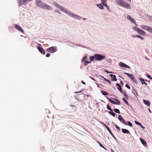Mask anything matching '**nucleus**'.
Instances as JSON below:
<instances>
[{
  "instance_id": "nucleus-45",
  "label": "nucleus",
  "mask_w": 152,
  "mask_h": 152,
  "mask_svg": "<svg viewBox=\"0 0 152 152\" xmlns=\"http://www.w3.org/2000/svg\"><path fill=\"white\" fill-rule=\"evenodd\" d=\"M127 19H133L129 15H128L127 16Z\"/></svg>"
},
{
  "instance_id": "nucleus-56",
  "label": "nucleus",
  "mask_w": 152,
  "mask_h": 152,
  "mask_svg": "<svg viewBox=\"0 0 152 152\" xmlns=\"http://www.w3.org/2000/svg\"><path fill=\"white\" fill-rule=\"evenodd\" d=\"M103 79L107 81V80H108L107 79H106L104 77Z\"/></svg>"
},
{
  "instance_id": "nucleus-24",
  "label": "nucleus",
  "mask_w": 152,
  "mask_h": 152,
  "mask_svg": "<svg viewBox=\"0 0 152 152\" xmlns=\"http://www.w3.org/2000/svg\"><path fill=\"white\" fill-rule=\"evenodd\" d=\"M113 111H109L108 112V113L109 114H111V115H112L113 116V117H115V115H116V114L113 113V112H112Z\"/></svg>"
},
{
  "instance_id": "nucleus-37",
  "label": "nucleus",
  "mask_w": 152,
  "mask_h": 152,
  "mask_svg": "<svg viewBox=\"0 0 152 152\" xmlns=\"http://www.w3.org/2000/svg\"><path fill=\"white\" fill-rule=\"evenodd\" d=\"M127 104H128V102L127 100L125 99L124 98L122 99Z\"/></svg>"
},
{
  "instance_id": "nucleus-10",
  "label": "nucleus",
  "mask_w": 152,
  "mask_h": 152,
  "mask_svg": "<svg viewBox=\"0 0 152 152\" xmlns=\"http://www.w3.org/2000/svg\"><path fill=\"white\" fill-rule=\"evenodd\" d=\"M119 65L121 67H124L128 69L130 68V67L129 66L122 62H120L119 63Z\"/></svg>"
},
{
  "instance_id": "nucleus-28",
  "label": "nucleus",
  "mask_w": 152,
  "mask_h": 152,
  "mask_svg": "<svg viewBox=\"0 0 152 152\" xmlns=\"http://www.w3.org/2000/svg\"><path fill=\"white\" fill-rule=\"evenodd\" d=\"M114 111L116 113H120V112L118 109H114Z\"/></svg>"
},
{
  "instance_id": "nucleus-4",
  "label": "nucleus",
  "mask_w": 152,
  "mask_h": 152,
  "mask_svg": "<svg viewBox=\"0 0 152 152\" xmlns=\"http://www.w3.org/2000/svg\"><path fill=\"white\" fill-rule=\"evenodd\" d=\"M95 58L96 60L101 61L103 59L105 58L104 56H102L99 54H96L94 55Z\"/></svg>"
},
{
  "instance_id": "nucleus-22",
  "label": "nucleus",
  "mask_w": 152,
  "mask_h": 152,
  "mask_svg": "<svg viewBox=\"0 0 152 152\" xmlns=\"http://www.w3.org/2000/svg\"><path fill=\"white\" fill-rule=\"evenodd\" d=\"M107 0H101V4L103 6L105 5V4H107Z\"/></svg>"
},
{
  "instance_id": "nucleus-14",
  "label": "nucleus",
  "mask_w": 152,
  "mask_h": 152,
  "mask_svg": "<svg viewBox=\"0 0 152 152\" xmlns=\"http://www.w3.org/2000/svg\"><path fill=\"white\" fill-rule=\"evenodd\" d=\"M109 76L111 77L112 80L115 81H117V80L116 79V76L115 75L113 74H110Z\"/></svg>"
},
{
  "instance_id": "nucleus-40",
  "label": "nucleus",
  "mask_w": 152,
  "mask_h": 152,
  "mask_svg": "<svg viewBox=\"0 0 152 152\" xmlns=\"http://www.w3.org/2000/svg\"><path fill=\"white\" fill-rule=\"evenodd\" d=\"M114 126L117 129L118 131H120L121 130L120 128L117 125H114Z\"/></svg>"
},
{
  "instance_id": "nucleus-51",
  "label": "nucleus",
  "mask_w": 152,
  "mask_h": 152,
  "mask_svg": "<svg viewBox=\"0 0 152 152\" xmlns=\"http://www.w3.org/2000/svg\"><path fill=\"white\" fill-rule=\"evenodd\" d=\"M107 82H108V83H109V84H111V82L110 81H109V80H107Z\"/></svg>"
},
{
  "instance_id": "nucleus-60",
  "label": "nucleus",
  "mask_w": 152,
  "mask_h": 152,
  "mask_svg": "<svg viewBox=\"0 0 152 152\" xmlns=\"http://www.w3.org/2000/svg\"><path fill=\"white\" fill-rule=\"evenodd\" d=\"M105 72H107V73H110V72H108L107 71H105Z\"/></svg>"
},
{
  "instance_id": "nucleus-42",
  "label": "nucleus",
  "mask_w": 152,
  "mask_h": 152,
  "mask_svg": "<svg viewBox=\"0 0 152 152\" xmlns=\"http://www.w3.org/2000/svg\"><path fill=\"white\" fill-rule=\"evenodd\" d=\"M135 123L136 124L140 126L141 125V124L140 123L137 121H135Z\"/></svg>"
},
{
  "instance_id": "nucleus-48",
  "label": "nucleus",
  "mask_w": 152,
  "mask_h": 152,
  "mask_svg": "<svg viewBox=\"0 0 152 152\" xmlns=\"http://www.w3.org/2000/svg\"><path fill=\"white\" fill-rule=\"evenodd\" d=\"M50 56V53H47L46 55V57H49Z\"/></svg>"
},
{
  "instance_id": "nucleus-36",
  "label": "nucleus",
  "mask_w": 152,
  "mask_h": 152,
  "mask_svg": "<svg viewBox=\"0 0 152 152\" xmlns=\"http://www.w3.org/2000/svg\"><path fill=\"white\" fill-rule=\"evenodd\" d=\"M54 12H56L59 14H61V12L59 10H55L54 11Z\"/></svg>"
},
{
  "instance_id": "nucleus-46",
  "label": "nucleus",
  "mask_w": 152,
  "mask_h": 152,
  "mask_svg": "<svg viewBox=\"0 0 152 152\" xmlns=\"http://www.w3.org/2000/svg\"><path fill=\"white\" fill-rule=\"evenodd\" d=\"M125 86L127 88H128L129 89H130V86H129V85L127 84H126V85H125Z\"/></svg>"
},
{
  "instance_id": "nucleus-61",
  "label": "nucleus",
  "mask_w": 152,
  "mask_h": 152,
  "mask_svg": "<svg viewBox=\"0 0 152 152\" xmlns=\"http://www.w3.org/2000/svg\"><path fill=\"white\" fill-rule=\"evenodd\" d=\"M149 111L151 113V111L150 110V109H149Z\"/></svg>"
},
{
  "instance_id": "nucleus-18",
  "label": "nucleus",
  "mask_w": 152,
  "mask_h": 152,
  "mask_svg": "<svg viewBox=\"0 0 152 152\" xmlns=\"http://www.w3.org/2000/svg\"><path fill=\"white\" fill-rule=\"evenodd\" d=\"M148 27L146 25H142L141 26V27L142 28L146 30H148Z\"/></svg>"
},
{
  "instance_id": "nucleus-63",
  "label": "nucleus",
  "mask_w": 152,
  "mask_h": 152,
  "mask_svg": "<svg viewBox=\"0 0 152 152\" xmlns=\"http://www.w3.org/2000/svg\"><path fill=\"white\" fill-rule=\"evenodd\" d=\"M71 106L72 107H74V106H72V105H71Z\"/></svg>"
},
{
  "instance_id": "nucleus-5",
  "label": "nucleus",
  "mask_w": 152,
  "mask_h": 152,
  "mask_svg": "<svg viewBox=\"0 0 152 152\" xmlns=\"http://www.w3.org/2000/svg\"><path fill=\"white\" fill-rule=\"evenodd\" d=\"M124 74L127 75L131 79V80H132V81H133L134 83H137V81L136 80L134 79L133 75L130 74L126 72L124 73Z\"/></svg>"
},
{
  "instance_id": "nucleus-39",
  "label": "nucleus",
  "mask_w": 152,
  "mask_h": 152,
  "mask_svg": "<svg viewBox=\"0 0 152 152\" xmlns=\"http://www.w3.org/2000/svg\"><path fill=\"white\" fill-rule=\"evenodd\" d=\"M132 37H137L139 38L140 37V35H132Z\"/></svg>"
},
{
  "instance_id": "nucleus-7",
  "label": "nucleus",
  "mask_w": 152,
  "mask_h": 152,
  "mask_svg": "<svg viewBox=\"0 0 152 152\" xmlns=\"http://www.w3.org/2000/svg\"><path fill=\"white\" fill-rule=\"evenodd\" d=\"M47 51L48 52L53 53L56 51V49L54 47H52L48 48Z\"/></svg>"
},
{
  "instance_id": "nucleus-50",
  "label": "nucleus",
  "mask_w": 152,
  "mask_h": 152,
  "mask_svg": "<svg viewBox=\"0 0 152 152\" xmlns=\"http://www.w3.org/2000/svg\"><path fill=\"white\" fill-rule=\"evenodd\" d=\"M90 77L91 78V79H92V80H94V81H96L95 80L94 78H93L92 77Z\"/></svg>"
},
{
  "instance_id": "nucleus-44",
  "label": "nucleus",
  "mask_w": 152,
  "mask_h": 152,
  "mask_svg": "<svg viewBox=\"0 0 152 152\" xmlns=\"http://www.w3.org/2000/svg\"><path fill=\"white\" fill-rule=\"evenodd\" d=\"M82 91V90H81L80 91H78V92H76V91H75L74 92V93L75 94H77V93H81Z\"/></svg>"
},
{
  "instance_id": "nucleus-11",
  "label": "nucleus",
  "mask_w": 152,
  "mask_h": 152,
  "mask_svg": "<svg viewBox=\"0 0 152 152\" xmlns=\"http://www.w3.org/2000/svg\"><path fill=\"white\" fill-rule=\"evenodd\" d=\"M118 119L121 122H122V121H123L125 125L127 124V123L125 121L122 116L121 115H118Z\"/></svg>"
},
{
  "instance_id": "nucleus-19",
  "label": "nucleus",
  "mask_w": 152,
  "mask_h": 152,
  "mask_svg": "<svg viewBox=\"0 0 152 152\" xmlns=\"http://www.w3.org/2000/svg\"><path fill=\"white\" fill-rule=\"evenodd\" d=\"M102 4H96V6L99 8L100 9L103 10L104 9V7Z\"/></svg>"
},
{
  "instance_id": "nucleus-54",
  "label": "nucleus",
  "mask_w": 152,
  "mask_h": 152,
  "mask_svg": "<svg viewBox=\"0 0 152 152\" xmlns=\"http://www.w3.org/2000/svg\"><path fill=\"white\" fill-rule=\"evenodd\" d=\"M141 127L142 128V129H145V127H143L142 125L141 124V125H140Z\"/></svg>"
},
{
  "instance_id": "nucleus-20",
  "label": "nucleus",
  "mask_w": 152,
  "mask_h": 152,
  "mask_svg": "<svg viewBox=\"0 0 152 152\" xmlns=\"http://www.w3.org/2000/svg\"><path fill=\"white\" fill-rule=\"evenodd\" d=\"M122 131L123 133H124V134H125V133L129 134V132L128 130L125 129H122Z\"/></svg>"
},
{
  "instance_id": "nucleus-57",
  "label": "nucleus",
  "mask_w": 152,
  "mask_h": 152,
  "mask_svg": "<svg viewBox=\"0 0 152 152\" xmlns=\"http://www.w3.org/2000/svg\"><path fill=\"white\" fill-rule=\"evenodd\" d=\"M121 83L122 85H123V83L122 81H121Z\"/></svg>"
},
{
  "instance_id": "nucleus-47",
  "label": "nucleus",
  "mask_w": 152,
  "mask_h": 152,
  "mask_svg": "<svg viewBox=\"0 0 152 152\" xmlns=\"http://www.w3.org/2000/svg\"><path fill=\"white\" fill-rule=\"evenodd\" d=\"M131 22L133 23H135V21L134 20H130Z\"/></svg>"
},
{
  "instance_id": "nucleus-8",
  "label": "nucleus",
  "mask_w": 152,
  "mask_h": 152,
  "mask_svg": "<svg viewBox=\"0 0 152 152\" xmlns=\"http://www.w3.org/2000/svg\"><path fill=\"white\" fill-rule=\"evenodd\" d=\"M15 28L19 31H21L23 33H24V31L22 28L19 25L17 24L15 25Z\"/></svg>"
},
{
  "instance_id": "nucleus-13",
  "label": "nucleus",
  "mask_w": 152,
  "mask_h": 152,
  "mask_svg": "<svg viewBox=\"0 0 152 152\" xmlns=\"http://www.w3.org/2000/svg\"><path fill=\"white\" fill-rule=\"evenodd\" d=\"M104 125V126L106 128L107 130L108 131V132H109V133H110V134L113 137H114V136L113 134L112 133L111 131L110 130V129H109V128H108V127L105 125L104 124H103Z\"/></svg>"
},
{
  "instance_id": "nucleus-35",
  "label": "nucleus",
  "mask_w": 152,
  "mask_h": 152,
  "mask_svg": "<svg viewBox=\"0 0 152 152\" xmlns=\"http://www.w3.org/2000/svg\"><path fill=\"white\" fill-rule=\"evenodd\" d=\"M104 6H105L106 8L108 10L110 11V7L107 5V4H105V5H104Z\"/></svg>"
},
{
  "instance_id": "nucleus-3",
  "label": "nucleus",
  "mask_w": 152,
  "mask_h": 152,
  "mask_svg": "<svg viewBox=\"0 0 152 152\" xmlns=\"http://www.w3.org/2000/svg\"><path fill=\"white\" fill-rule=\"evenodd\" d=\"M115 1L119 6L122 7L127 9L130 10L132 6L126 1L123 0H115Z\"/></svg>"
},
{
  "instance_id": "nucleus-59",
  "label": "nucleus",
  "mask_w": 152,
  "mask_h": 152,
  "mask_svg": "<svg viewBox=\"0 0 152 152\" xmlns=\"http://www.w3.org/2000/svg\"><path fill=\"white\" fill-rule=\"evenodd\" d=\"M86 96L87 97H89L90 96L89 95H86Z\"/></svg>"
},
{
  "instance_id": "nucleus-12",
  "label": "nucleus",
  "mask_w": 152,
  "mask_h": 152,
  "mask_svg": "<svg viewBox=\"0 0 152 152\" xmlns=\"http://www.w3.org/2000/svg\"><path fill=\"white\" fill-rule=\"evenodd\" d=\"M137 32H138V34H140L141 35L145 34V32L144 31H143L140 29H138Z\"/></svg>"
},
{
  "instance_id": "nucleus-30",
  "label": "nucleus",
  "mask_w": 152,
  "mask_h": 152,
  "mask_svg": "<svg viewBox=\"0 0 152 152\" xmlns=\"http://www.w3.org/2000/svg\"><path fill=\"white\" fill-rule=\"evenodd\" d=\"M145 18H149V19H152V16H149V15H145V17H144Z\"/></svg>"
},
{
  "instance_id": "nucleus-33",
  "label": "nucleus",
  "mask_w": 152,
  "mask_h": 152,
  "mask_svg": "<svg viewBox=\"0 0 152 152\" xmlns=\"http://www.w3.org/2000/svg\"><path fill=\"white\" fill-rule=\"evenodd\" d=\"M147 31L151 33H152V28L149 26Z\"/></svg>"
},
{
  "instance_id": "nucleus-64",
  "label": "nucleus",
  "mask_w": 152,
  "mask_h": 152,
  "mask_svg": "<svg viewBox=\"0 0 152 152\" xmlns=\"http://www.w3.org/2000/svg\"><path fill=\"white\" fill-rule=\"evenodd\" d=\"M83 19H86V18H83Z\"/></svg>"
},
{
  "instance_id": "nucleus-1",
  "label": "nucleus",
  "mask_w": 152,
  "mask_h": 152,
  "mask_svg": "<svg viewBox=\"0 0 152 152\" xmlns=\"http://www.w3.org/2000/svg\"><path fill=\"white\" fill-rule=\"evenodd\" d=\"M53 4L57 9L62 11L63 13L70 17L75 19H80L81 17L75 14H74L68 9L60 5L55 1H54Z\"/></svg>"
},
{
  "instance_id": "nucleus-15",
  "label": "nucleus",
  "mask_w": 152,
  "mask_h": 152,
  "mask_svg": "<svg viewBox=\"0 0 152 152\" xmlns=\"http://www.w3.org/2000/svg\"><path fill=\"white\" fill-rule=\"evenodd\" d=\"M116 85L118 87V89L120 91L121 93H123V91L122 89V88L120 85L118 83L116 84Z\"/></svg>"
},
{
  "instance_id": "nucleus-27",
  "label": "nucleus",
  "mask_w": 152,
  "mask_h": 152,
  "mask_svg": "<svg viewBox=\"0 0 152 152\" xmlns=\"http://www.w3.org/2000/svg\"><path fill=\"white\" fill-rule=\"evenodd\" d=\"M112 98L117 102V104H118V105H120L121 104L120 102L118 99H117L115 98Z\"/></svg>"
},
{
  "instance_id": "nucleus-34",
  "label": "nucleus",
  "mask_w": 152,
  "mask_h": 152,
  "mask_svg": "<svg viewBox=\"0 0 152 152\" xmlns=\"http://www.w3.org/2000/svg\"><path fill=\"white\" fill-rule=\"evenodd\" d=\"M87 56H84L83 57V58L82 60V62H83L84 61H85V60H87Z\"/></svg>"
},
{
  "instance_id": "nucleus-26",
  "label": "nucleus",
  "mask_w": 152,
  "mask_h": 152,
  "mask_svg": "<svg viewBox=\"0 0 152 152\" xmlns=\"http://www.w3.org/2000/svg\"><path fill=\"white\" fill-rule=\"evenodd\" d=\"M97 142L99 145L100 147H102L106 149V148L99 141H96Z\"/></svg>"
},
{
  "instance_id": "nucleus-9",
  "label": "nucleus",
  "mask_w": 152,
  "mask_h": 152,
  "mask_svg": "<svg viewBox=\"0 0 152 152\" xmlns=\"http://www.w3.org/2000/svg\"><path fill=\"white\" fill-rule=\"evenodd\" d=\"M37 48L39 50V51L41 54L45 55V51L44 49L42 48H41L39 47H38Z\"/></svg>"
},
{
  "instance_id": "nucleus-58",
  "label": "nucleus",
  "mask_w": 152,
  "mask_h": 152,
  "mask_svg": "<svg viewBox=\"0 0 152 152\" xmlns=\"http://www.w3.org/2000/svg\"><path fill=\"white\" fill-rule=\"evenodd\" d=\"M100 77H101V78H103H103H104V77L103 76H100Z\"/></svg>"
},
{
  "instance_id": "nucleus-49",
  "label": "nucleus",
  "mask_w": 152,
  "mask_h": 152,
  "mask_svg": "<svg viewBox=\"0 0 152 152\" xmlns=\"http://www.w3.org/2000/svg\"><path fill=\"white\" fill-rule=\"evenodd\" d=\"M139 38L140 39L142 40H143L144 39V38L143 37H142L140 36V37Z\"/></svg>"
},
{
  "instance_id": "nucleus-62",
  "label": "nucleus",
  "mask_w": 152,
  "mask_h": 152,
  "mask_svg": "<svg viewBox=\"0 0 152 152\" xmlns=\"http://www.w3.org/2000/svg\"><path fill=\"white\" fill-rule=\"evenodd\" d=\"M41 44H39V45H41Z\"/></svg>"
},
{
  "instance_id": "nucleus-52",
  "label": "nucleus",
  "mask_w": 152,
  "mask_h": 152,
  "mask_svg": "<svg viewBox=\"0 0 152 152\" xmlns=\"http://www.w3.org/2000/svg\"><path fill=\"white\" fill-rule=\"evenodd\" d=\"M124 96L126 97V98H127V96L126 95V94L125 93L124 94Z\"/></svg>"
},
{
  "instance_id": "nucleus-53",
  "label": "nucleus",
  "mask_w": 152,
  "mask_h": 152,
  "mask_svg": "<svg viewBox=\"0 0 152 152\" xmlns=\"http://www.w3.org/2000/svg\"><path fill=\"white\" fill-rule=\"evenodd\" d=\"M81 83H83V84H84V85H85V84H86L84 82H83V81H81Z\"/></svg>"
},
{
  "instance_id": "nucleus-38",
  "label": "nucleus",
  "mask_w": 152,
  "mask_h": 152,
  "mask_svg": "<svg viewBox=\"0 0 152 152\" xmlns=\"http://www.w3.org/2000/svg\"><path fill=\"white\" fill-rule=\"evenodd\" d=\"M127 124L126 125H128L130 126H132V124L129 121H128L127 123Z\"/></svg>"
},
{
  "instance_id": "nucleus-16",
  "label": "nucleus",
  "mask_w": 152,
  "mask_h": 152,
  "mask_svg": "<svg viewBox=\"0 0 152 152\" xmlns=\"http://www.w3.org/2000/svg\"><path fill=\"white\" fill-rule=\"evenodd\" d=\"M143 102L146 105L148 106L150 105V103L149 101L144 99L143 100Z\"/></svg>"
},
{
  "instance_id": "nucleus-32",
  "label": "nucleus",
  "mask_w": 152,
  "mask_h": 152,
  "mask_svg": "<svg viewBox=\"0 0 152 152\" xmlns=\"http://www.w3.org/2000/svg\"><path fill=\"white\" fill-rule=\"evenodd\" d=\"M91 62V61H86L84 63V66H86L88 64L90 63Z\"/></svg>"
},
{
  "instance_id": "nucleus-23",
  "label": "nucleus",
  "mask_w": 152,
  "mask_h": 152,
  "mask_svg": "<svg viewBox=\"0 0 152 152\" xmlns=\"http://www.w3.org/2000/svg\"><path fill=\"white\" fill-rule=\"evenodd\" d=\"M140 81L141 82L142 84H145V85L146 86L147 85V83H145V82L144 81V80H143V79L140 78Z\"/></svg>"
},
{
  "instance_id": "nucleus-29",
  "label": "nucleus",
  "mask_w": 152,
  "mask_h": 152,
  "mask_svg": "<svg viewBox=\"0 0 152 152\" xmlns=\"http://www.w3.org/2000/svg\"><path fill=\"white\" fill-rule=\"evenodd\" d=\"M107 109L110 111H113V110L111 109V107H110V105L109 104H107Z\"/></svg>"
},
{
  "instance_id": "nucleus-6",
  "label": "nucleus",
  "mask_w": 152,
  "mask_h": 152,
  "mask_svg": "<svg viewBox=\"0 0 152 152\" xmlns=\"http://www.w3.org/2000/svg\"><path fill=\"white\" fill-rule=\"evenodd\" d=\"M31 0H18L19 4L20 5H25Z\"/></svg>"
},
{
  "instance_id": "nucleus-21",
  "label": "nucleus",
  "mask_w": 152,
  "mask_h": 152,
  "mask_svg": "<svg viewBox=\"0 0 152 152\" xmlns=\"http://www.w3.org/2000/svg\"><path fill=\"white\" fill-rule=\"evenodd\" d=\"M140 140L142 144L145 145H146L147 144L146 142L143 139H142L141 138H140Z\"/></svg>"
},
{
  "instance_id": "nucleus-31",
  "label": "nucleus",
  "mask_w": 152,
  "mask_h": 152,
  "mask_svg": "<svg viewBox=\"0 0 152 152\" xmlns=\"http://www.w3.org/2000/svg\"><path fill=\"white\" fill-rule=\"evenodd\" d=\"M95 58L94 56H90V59L91 61H93L94 60V59Z\"/></svg>"
},
{
  "instance_id": "nucleus-41",
  "label": "nucleus",
  "mask_w": 152,
  "mask_h": 152,
  "mask_svg": "<svg viewBox=\"0 0 152 152\" xmlns=\"http://www.w3.org/2000/svg\"><path fill=\"white\" fill-rule=\"evenodd\" d=\"M146 76L148 78L151 79H152V77H151L148 74H147Z\"/></svg>"
},
{
  "instance_id": "nucleus-55",
  "label": "nucleus",
  "mask_w": 152,
  "mask_h": 152,
  "mask_svg": "<svg viewBox=\"0 0 152 152\" xmlns=\"http://www.w3.org/2000/svg\"><path fill=\"white\" fill-rule=\"evenodd\" d=\"M103 79L107 81V80H108L107 79H106L104 77Z\"/></svg>"
},
{
  "instance_id": "nucleus-25",
  "label": "nucleus",
  "mask_w": 152,
  "mask_h": 152,
  "mask_svg": "<svg viewBox=\"0 0 152 152\" xmlns=\"http://www.w3.org/2000/svg\"><path fill=\"white\" fill-rule=\"evenodd\" d=\"M101 93L104 95H107L108 94V93L104 91H101Z\"/></svg>"
},
{
  "instance_id": "nucleus-43",
  "label": "nucleus",
  "mask_w": 152,
  "mask_h": 152,
  "mask_svg": "<svg viewBox=\"0 0 152 152\" xmlns=\"http://www.w3.org/2000/svg\"><path fill=\"white\" fill-rule=\"evenodd\" d=\"M133 29L134 30L136 31H137V30H138V29H139V28H136L135 27H133Z\"/></svg>"
},
{
  "instance_id": "nucleus-2",
  "label": "nucleus",
  "mask_w": 152,
  "mask_h": 152,
  "mask_svg": "<svg viewBox=\"0 0 152 152\" xmlns=\"http://www.w3.org/2000/svg\"><path fill=\"white\" fill-rule=\"evenodd\" d=\"M35 3L36 7L42 9L49 11L53 10L52 7L41 1L36 0L35 1Z\"/></svg>"
},
{
  "instance_id": "nucleus-17",
  "label": "nucleus",
  "mask_w": 152,
  "mask_h": 152,
  "mask_svg": "<svg viewBox=\"0 0 152 152\" xmlns=\"http://www.w3.org/2000/svg\"><path fill=\"white\" fill-rule=\"evenodd\" d=\"M107 99L109 100V101L112 104H117V103L115 102V101L111 100L108 97H107Z\"/></svg>"
}]
</instances>
